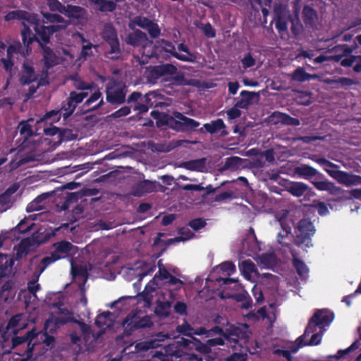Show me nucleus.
<instances>
[{"instance_id": "nucleus-47", "label": "nucleus", "mask_w": 361, "mask_h": 361, "mask_svg": "<svg viewBox=\"0 0 361 361\" xmlns=\"http://www.w3.org/2000/svg\"><path fill=\"white\" fill-rule=\"evenodd\" d=\"M162 97L161 94L158 90L149 91L144 96L145 102L149 105L150 107L154 105V103Z\"/></svg>"}, {"instance_id": "nucleus-44", "label": "nucleus", "mask_w": 361, "mask_h": 361, "mask_svg": "<svg viewBox=\"0 0 361 361\" xmlns=\"http://www.w3.org/2000/svg\"><path fill=\"white\" fill-rule=\"evenodd\" d=\"M178 50L180 51H183L184 53H185L186 54H180L181 56L185 57L186 59H188V60H180L181 61H184V62H191V63H194L196 61V56L192 54V52H190L188 47L187 45H185L184 43H180L178 45Z\"/></svg>"}, {"instance_id": "nucleus-9", "label": "nucleus", "mask_w": 361, "mask_h": 361, "mask_svg": "<svg viewBox=\"0 0 361 361\" xmlns=\"http://www.w3.org/2000/svg\"><path fill=\"white\" fill-rule=\"evenodd\" d=\"M178 344L183 347L185 350H195L197 352L207 355L206 360L209 361L211 358L210 356L207 355L212 352L210 347L207 345V341L202 343L201 341L194 336H191V339H187L181 337L180 340L177 341Z\"/></svg>"}, {"instance_id": "nucleus-3", "label": "nucleus", "mask_w": 361, "mask_h": 361, "mask_svg": "<svg viewBox=\"0 0 361 361\" xmlns=\"http://www.w3.org/2000/svg\"><path fill=\"white\" fill-rule=\"evenodd\" d=\"M127 92L126 85L121 80L111 78L106 84V101L113 106H118L125 103Z\"/></svg>"}, {"instance_id": "nucleus-37", "label": "nucleus", "mask_w": 361, "mask_h": 361, "mask_svg": "<svg viewBox=\"0 0 361 361\" xmlns=\"http://www.w3.org/2000/svg\"><path fill=\"white\" fill-rule=\"evenodd\" d=\"M318 326V325L316 324L314 321H313V319L311 318L310 321L309 322L308 326L306 328V330L305 331V334L299 337L295 343H296L297 348H295V352L297 350L298 348H300L302 346V342L304 341L305 338L308 336L310 334H312L316 331V328Z\"/></svg>"}, {"instance_id": "nucleus-12", "label": "nucleus", "mask_w": 361, "mask_h": 361, "mask_svg": "<svg viewBox=\"0 0 361 361\" xmlns=\"http://www.w3.org/2000/svg\"><path fill=\"white\" fill-rule=\"evenodd\" d=\"M125 42L127 44L134 47L146 48L153 44V41L149 39L147 34L138 29L128 33L126 37Z\"/></svg>"}, {"instance_id": "nucleus-22", "label": "nucleus", "mask_w": 361, "mask_h": 361, "mask_svg": "<svg viewBox=\"0 0 361 361\" xmlns=\"http://www.w3.org/2000/svg\"><path fill=\"white\" fill-rule=\"evenodd\" d=\"M257 263L261 267L272 269L276 267L278 259L276 255L273 252H264L259 256Z\"/></svg>"}, {"instance_id": "nucleus-64", "label": "nucleus", "mask_w": 361, "mask_h": 361, "mask_svg": "<svg viewBox=\"0 0 361 361\" xmlns=\"http://www.w3.org/2000/svg\"><path fill=\"white\" fill-rule=\"evenodd\" d=\"M241 63L245 69L251 68L255 65V59L252 57V54L249 52L247 53L241 59Z\"/></svg>"}, {"instance_id": "nucleus-19", "label": "nucleus", "mask_w": 361, "mask_h": 361, "mask_svg": "<svg viewBox=\"0 0 361 361\" xmlns=\"http://www.w3.org/2000/svg\"><path fill=\"white\" fill-rule=\"evenodd\" d=\"M35 32V42L38 43L39 47L41 45L46 46L50 42L51 35L49 28L46 25L36 24L34 27Z\"/></svg>"}, {"instance_id": "nucleus-38", "label": "nucleus", "mask_w": 361, "mask_h": 361, "mask_svg": "<svg viewBox=\"0 0 361 361\" xmlns=\"http://www.w3.org/2000/svg\"><path fill=\"white\" fill-rule=\"evenodd\" d=\"M177 68L173 64L166 63L155 66L154 72L160 75H173L177 72Z\"/></svg>"}, {"instance_id": "nucleus-34", "label": "nucleus", "mask_w": 361, "mask_h": 361, "mask_svg": "<svg viewBox=\"0 0 361 361\" xmlns=\"http://www.w3.org/2000/svg\"><path fill=\"white\" fill-rule=\"evenodd\" d=\"M73 318H66L63 317H56L53 318H49L50 326H49V333L53 334L56 332V329L61 325H64L69 322H73Z\"/></svg>"}, {"instance_id": "nucleus-24", "label": "nucleus", "mask_w": 361, "mask_h": 361, "mask_svg": "<svg viewBox=\"0 0 361 361\" xmlns=\"http://www.w3.org/2000/svg\"><path fill=\"white\" fill-rule=\"evenodd\" d=\"M207 159L203 157L187 161L182 163V166L187 170L203 172L206 169Z\"/></svg>"}, {"instance_id": "nucleus-41", "label": "nucleus", "mask_w": 361, "mask_h": 361, "mask_svg": "<svg viewBox=\"0 0 361 361\" xmlns=\"http://www.w3.org/2000/svg\"><path fill=\"white\" fill-rule=\"evenodd\" d=\"M295 173L305 178H310L315 176L317 173V171L314 168L304 164L300 166L295 167Z\"/></svg>"}, {"instance_id": "nucleus-53", "label": "nucleus", "mask_w": 361, "mask_h": 361, "mask_svg": "<svg viewBox=\"0 0 361 361\" xmlns=\"http://www.w3.org/2000/svg\"><path fill=\"white\" fill-rule=\"evenodd\" d=\"M310 206L315 207L317 209L318 214L321 216L325 215L329 213V207L332 209V207L329 204H326L324 202L314 201V204Z\"/></svg>"}, {"instance_id": "nucleus-30", "label": "nucleus", "mask_w": 361, "mask_h": 361, "mask_svg": "<svg viewBox=\"0 0 361 361\" xmlns=\"http://www.w3.org/2000/svg\"><path fill=\"white\" fill-rule=\"evenodd\" d=\"M59 260V257H55L54 255L51 252L49 256H46L42 259L40 262L36 267V271H35L37 274V277L39 278V276L44 271V270L51 264Z\"/></svg>"}, {"instance_id": "nucleus-59", "label": "nucleus", "mask_w": 361, "mask_h": 361, "mask_svg": "<svg viewBox=\"0 0 361 361\" xmlns=\"http://www.w3.org/2000/svg\"><path fill=\"white\" fill-rule=\"evenodd\" d=\"M111 315V313L109 311L104 312L98 314L95 319V324L99 328L104 326L106 324L107 319Z\"/></svg>"}, {"instance_id": "nucleus-26", "label": "nucleus", "mask_w": 361, "mask_h": 361, "mask_svg": "<svg viewBox=\"0 0 361 361\" xmlns=\"http://www.w3.org/2000/svg\"><path fill=\"white\" fill-rule=\"evenodd\" d=\"M22 25L23 27L21 31L22 40L23 44L26 47V54H28L29 51L31 50L30 45L35 42V39H34L35 35H32L30 28L25 22L22 23Z\"/></svg>"}, {"instance_id": "nucleus-45", "label": "nucleus", "mask_w": 361, "mask_h": 361, "mask_svg": "<svg viewBox=\"0 0 361 361\" xmlns=\"http://www.w3.org/2000/svg\"><path fill=\"white\" fill-rule=\"evenodd\" d=\"M302 16L304 21L310 25H312L314 23V20L317 17L314 10L308 6L304 7Z\"/></svg>"}, {"instance_id": "nucleus-15", "label": "nucleus", "mask_w": 361, "mask_h": 361, "mask_svg": "<svg viewBox=\"0 0 361 361\" xmlns=\"http://www.w3.org/2000/svg\"><path fill=\"white\" fill-rule=\"evenodd\" d=\"M298 232L296 238H295V244L300 245L303 243L305 240L314 233L315 229L312 223L307 219H302L298 223Z\"/></svg>"}, {"instance_id": "nucleus-58", "label": "nucleus", "mask_w": 361, "mask_h": 361, "mask_svg": "<svg viewBox=\"0 0 361 361\" xmlns=\"http://www.w3.org/2000/svg\"><path fill=\"white\" fill-rule=\"evenodd\" d=\"M199 27L202 30L204 35L207 37L214 38L216 37V30L209 23L202 24Z\"/></svg>"}, {"instance_id": "nucleus-43", "label": "nucleus", "mask_w": 361, "mask_h": 361, "mask_svg": "<svg viewBox=\"0 0 361 361\" xmlns=\"http://www.w3.org/2000/svg\"><path fill=\"white\" fill-rule=\"evenodd\" d=\"M95 5L101 12H112L116 8V2L109 0H99Z\"/></svg>"}, {"instance_id": "nucleus-32", "label": "nucleus", "mask_w": 361, "mask_h": 361, "mask_svg": "<svg viewBox=\"0 0 361 361\" xmlns=\"http://www.w3.org/2000/svg\"><path fill=\"white\" fill-rule=\"evenodd\" d=\"M161 46L162 47L164 51L168 52L171 54L173 57L178 60H188V59H186L185 57L180 55V54L178 53L176 51L175 46L172 44V42L166 40V39H161L159 42Z\"/></svg>"}, {"instance_id": "nucleus-31", "label": "nucleus", "mask_w": 361, "mask_h": 361, "mask_svg": "<svg viewBox=\"0 0 361 361\" xmlns=\"http://www.w3.org/2000/svg\"><path fill=\"white\" fill-rule=\"evenodd\" d=\"M171 307V301L158 300L156 307H155V310H154V313L158 317H167L170 314Z\"/></svg>"}, {"instance_id": "nucleus-28", "label": "nucleus", "mask_w": 361, "mask_h": 361, "mask_svg": "<svg viewBox=\"0 0 361 361\" xmlns=\"http://www.w3.org/2000/svg\"><path fill=\"white\" fill-rule=\"evenodd\" d=\"M13 348L11 333L4 331L1 334L0 338V355L10 353Z\"/></svg>"}, {"instance_id": "nucleus-6", "label": "nucleus", "mask_w": 361, "mask_h": 361, "mask_svg": "<svg viewBox=\"0 0 361 361\" xmlns=\"http://www.w3.org/2000/svg\"><path fill=\"white\" fill-rule=\"evenodd\" d=\"M174 118L170 117L167 121L168 126L177 132L190 133L200 126L199 121L187 117L179 111H174Z\"/></svg>"}, {"instance_id": "nucleus-49", "label": "nucleus", "mask_w": 361, "mask_h": 361, "mask_svg": "<svg viewBox=\"0 0 361 361\" xmlns=\"http://www.w3.org/2000/svg\"><path fill=\"white\" fill-rule=\"evenodd\" d=\"M14 264V261L12 258L8 257L6 255H0V271L1 272L6 271L9 268H11Z\"/></svg>"}, {"instance_id": "nucleus-16", "label": "nucleus", "mask_w": 361, "mask_h": 361, "mask_svg": "<svg viewBox=\"0 0 361 361\" xmlns=\"http://www.w3.org/2000/svg\"><path fill=\"white\" fill-rule=\"evenodd\" d=\"M156 182L144 180L137 182L132 187L131 193L135 197H141L156 191Z\"/></svg>"}, {"instance_id": "nucleus-33", "label": "nucleus", "mask_w": 361, "mask_h": 361, "mask_svg": "<svg viewBox=\"0 0 361 361\" xmlns=\"http://www.w3.org/2000/svg\"><path fill=\"white\" fill-rule=\"evenodd\" d=\"M47 197L48 195L47 194H42L37 196L34 200L27 204L26 208L27 212L42 210L44 208L42 202L47 198Z\"/></svg>"}, {"instance_id": "nucleus-18", "label": "nucleus", "mask_w": 361, "mask_h": 361, "mask_svg": "<svg viewBox=\"0 0 361 361\" xmlns=\"http://www.w3.org/2000/svg\"><path fill=\"white\" fill-rule=\"evenodd\" d=\"M240 99L236 102V106L243 109H247L255 100H259V94L255 92L243 90L240 92Z\"/></svg>"}, {"instance_id": "nucleus-61", "label": "nucleus", "mask_w": 361, "mask_h": 361, "mask_svg": "<svg viewBox=\"0 0 361 361\" xmlns=\"http://www.w3.org/2000/svg\"><path fill=\"white\" fill-rule=\"evenodd\" d=\"M220 269L226 272L228 276L232 275L235 271V266L231 261H226L219 265Z\"/></svg>"}, {"instance_id": "nucleus-13", "label": "nucleus", "mask_w": 361, "mask_h": 361, "mask_svg": "<svg viewBox=\"0 0 361 361\" xmlns=\"http://www.w3.org/2000/svg\"><path fill=\"white\" fill-rule=\"evenodd\" d=\"M326 171L339 183L346 186L361 183V176L348 173L342 171H334L326 169Z\"/></svg>"}, {"instance_id": "nucleus-5", "label": "nucleus", "mask_w": 361, "mask_h": 361, "mask_svg": "<svg viewBox=\"0 0 361 361\" xmlns=\"http://www.w3.org/2000/svg\"><path fill=\"white\" fill-rule=\"evenodd\" d=\"M122 337H128L136 330L151 328L153 326V322L149 315L140 317L137 313H130L122 322Z\"/></svg>"}, {"instance_id": "nucleus-10", "label": "nucleus", "mask_w": 361, "mask_h": 361, "mask_svg": "<svg viewBox=\"0 0 361 361\" xmlns=\"http://www.w3.org/2000/svg\"><path fill=\"white\" fill-rule=\"evenodd\" d=\"M69 18L70 21L75 25H84L88 20V12L82 6L68 4L66 6V11L63 14Z\"/></svg>"}, {"instance_id": "nucleus-4", "label": "nucleus", "mask_w": 361, "mask_h": 361, "mask_svg": "<svg viewBox=\"0 0 361 361\" xmlns=\"http://www.w3.org/2000/svg\"><path fill=\"white\" fill-rule=\"evenodd\" d=\"M101 37L110 46V49L104 53V56L111 60L118 59L121 54V49L115 27L110 23L105 24L101 32Z\"/></svg>"}, {"instance_id": "nucleus-8", "label": "nucleus", "mask_w": 361, "mask_h": 361, "mask_svg": "<svg viewBox=\"0 0 361 361\" xmlns=\"http://www.w3.org/2000/svg\"><path fill=\"white\" fill-rule=\"evenodd\" d=\"M277 242L280 245L279 250L283 257L293 259V234L290 226L283 225L277 235Z\"/></svg>"}, {"instance_id": "nucleus-50", "label": "nucleus", "mask_w": 361, "mask_h": 361, "mask_svg": "<svg viewBox=\"0 0 361 361\" xmlns=\"http://www.w3.org/2000/svg\"><path fill=\"white\" fill-rule=\"evenodd\" d=\"M42 16H43L44 19L46 20L47 23H66L64 18L59 14L45 12V13H42Z\"/></svg>"}, {"instance_id": "nucleus-27", "label": "nucleus", "mask_w": 361, "mask_h": 361, "mask_svg": "<svg viewBox=\"0 0 361 361\" xmlns=\"http://www.w3.org/2000/svg\"><path fill=\"white\" fill-rule=\"evenodd\" d=\"M218 188H214L212 185H208L205 188L203 187L201 184L195 185V184H186L182 186V189L183 190L189 191V190H195V191H202L205 190V192L202 194V197L203 199L207 198V197L211 194L216 192Z\"/></svg>"}, {"instance_id": "nucleus-46", "label": "nucleus", "mask_w": 361, "mask_h": 361, "mask_svg": "<svg viewBox=\"0 0 361 361\" xmlns=\"http://www.w3.org/2000/svg\"><path fill=\"white\" fill-rule=\"evenodd\" d=\"M47 5L49 10L53 12H59L64 14L66 11V6L59 0H47Z\"/></svg>"}, {"instance_id": "nucleus-56", "label": "nucleus", "mask_w": 361, "mask_h": 361, "mask_svg": "<svg viewBox=\"0 0 361 361\" xmlns=\"http://www.w3.org/2000/svg\"><path fill=\"white\" fill-rule=\"evenodd\" d=\"M240 269L242 270L244 274L250 275L251 273H253L255 271V265L250 259L244 260L241 263Z\"/></svg>"}, {"instance_id": "nucleus-39", "label": "nucleus", "mask_w": 361, "mask_h": 361, "mask_svg": "<svg viewBox=\"0 0 361 361\" xmlns=\"http://www.w3.org/2000/svg\"><path fill=\"white\" fill-rule=\"evenodd\" d=\"M76 107L77 104L68 97L61 108V110L63 111L62 114L63 119L66 120L69 118L73 114Z\"/></svg>"}, {"instance_id": "nucleus-62", "label": "nucleus", "mask_w": 361, "mask_h": 361, "mask_svg": "<svg viewBox=\"0 0 361 361\" xmlns=\"http://www.w3.org/2000/svg\"><path fill=\"white\" fill-rule=\"evenodd\" d=\"M87 95L88 93L87 92H76L75 91H72L69 94L71 99L77 105L81 103L83 99L87 97Z\"/></svg>"}, {"instance_id": "nucleus-35", "label": "nucleus", "mask_w": 361, "mask_h": 361, "mask_svg": "<svg viewBox=\"0 0 361 361\" xmlns=\"http://www.w3.org/2000/svg\"><path fill=\"white\" fill-rule=\"evenodd\" d=\"M318 326V325L316 324L314 321H313V319L311 318L310 321L309 322L308 326L306 328V330L305 331V334L299 337L295 343H296L297 348H295V352L297 350L298 348H300L302 346V342L304 341L305 338L308 336L310 334H312L316 331V328Z\"/></svg>"}, {"instance_id": "nucleus-57", "label": "nucleus", "mask_w": 361, "mask_h": 361, "mask_svg": "<svg viewBox=\"0 0 361 361\" xmlns=\"http://www.w3.org/2000/svg\"><path fill=\"white\" fill-rule=\"evenodd\" d=\"M146 30L152 39L157 38L161 34V29L159 28V26L154 21L152 22Z\"/></svg>"}, {"instance_id": "nucleus-14", "label": "nucleus", "mask_w": 361, "mask_h": 361, "mask_svg": "<svg viewBox=\"0 0 361 361\" xmlns=\"http://www.w3.org/2000/svg\"><path fill=\"white\" fill-rule=\"evenodd\" d=\"M40 49H42V61L43 62L42 73L47 76L49 70L59 63V59L54 51L47 45H41Z\"/></svg>"}, {"instance_id": "nucleus-55", "label": "nucleus", "mask_w": 361, "mask_h": 361, "mask_svg": "<svg viewBox=\"0 0 361 361\" xmlns=\"http://www.w3.org/2000/svg\"><path fill=\"white\" fill-rule=\"evenodd\" d=\"M193 331H194V329L186 322L181 325L177 326V327H176L177 332H178L179 334H183L184 336H189L190 337L189 339H191V336H192Z\"/></svg>"}, {"instance_id": "nucleus-7", "label": "nucleus", "mask_w": 361, "mask_h": 361, "mask_svg": "<svg viewBox=\"0 0 361 361\" xmlns=\"http://www.w3.org/2000/svg\"><path fill=\"white\" fill-rule=\"evenodd\" d=\"M50 319H47L44 322L43 329L42 331H37V339L35 341H37L39 346L35 349L34 352V356H41L44 355L47 351L51 350L55 345L56 339L54 336L49 334Z\"/></svg>"}, {"instance_id": "nucleus-11", "label": "nucleus", "mask_w": 361, "mask_h": 361, "mask_svg": "<svg viewBox=\"0 0 361 361\" xmlns=\"http://www.w3.org/2000/svg\"><path fill=\"white\" fill-rule=\"evenodd\" d=\"M274 20L276 28L279 32L286 31L288 28V19L291 23L290 30L293 32V18L287 16L286 7L281 4H275L274 8Z\"/></svg>"}, {"instance_id": "nucleus-42", "label": "nucleus", "mask_w": 361, "mask_h": 361, "mask_svg": "<svg viewBox=\"0 0 361 361\" xmlns=\"http://www.w3.org/2000/svg\"><path fill=\"white\" fill-rule=\"evenodd\" d=\"M270 121L274 123L293 124V118L280 112H274L270 117Z\"/></svg>"}, {"instance_id": "nucleus-17", "label": "nucleus", "mask_w": 361, "mask_h": 361, "mask_svg": "<svg viewBox=\"0 0 361 361\" xmlns=\"http://www.w3.org/2000/svg\"><path fill=\"white\" fill-rule=\"evenodd\" d=\"M52 247L54 250L51 253L55 257H59V260L68 257L74 246L71 243L67 240H61L54 243Z\"/></svg>"}, {"instance_id": "nucleus-60", "label": "nucleus", "mask_w": 361, "mask_h": 361, "mask_svg": "<svg viewBox=\"0 0 361 361\" xmlns=\"http://www.w3.org/2000/svg\"><path fill=\"white\" fill-rule=\"evenodd\" d=\"M35 279L30 281L27 283V290L33 296H36V293L40 289V285L37 283L39 278L37 277V274L34 273Z\"/></svg>"}, {"instance_id": "nucleus-54", "label": "nucleus", "mask_w": 361, "mask_h": 361, "mask_svg": "<svg viewBox=\"0 0 361 361\" xmlns=\"http://www.w3.org/2000/svg\"><path fill=\"white\" fill-rule=\"evenodd\" d=\"M295 268L297 270L298 274L300 277L305 279L307 277L308 273V269L306 265L299 259L295 257Z\"/></svg>"}, {"instance_id": "nucleus-2", "label": "nucleus", "mask_w": 361, "mask_h": 361, "mask_svg": "<svg viewBox=\"0 0 361 361\" xmlns=\"http://www.w3.org/2000/svg\"><path fill=\"white\" fill-rule=\"evenodd\" d=\"M12 334H11V338L14 348L20 345L25 346L24 352L20 354L25 357L22 361H27V360L32 358L35 349L39 346L37 341H35V339H37L38 334L36 327H33L31 330L27 331L23 336H17L16 330H13Z\"/></svg>"}, {"instance_id": "nucleus-25", "label": "nucleus", "mask_w": 361, "mask_h": 361, "mask_svg": "<svg viewBox=\"0 0 361 361\" xmlns=\"http://www.w3.org/2000/svg\"><path fill=\"white\" fill-rule=\"evenodd\" d=\"M312 318L318 325L321 332L323 331L324 326L329 325L333 319V317L331 315L326 314L324 310H318Z\"/></svg>"}, {"instance_id": "nucleus-40", "label": "nucleus", "mask_w": 361, "mask_h": 361, "mask_svg": "<svg viewBox=\"0 0 361 361\" xmlns=\"http://www.w3.org/2000/svg\"><path fill=\"white\" fill-rule=\"evenodd\" d=\"M102 92L98 90L97 91H95L94 93H92L90 97L85 101V106H89L90 104H91L92 103L97 101L99 99L101 98V100L99 102L98 104H97L96 105H94L93 107L91 108V111H96L97 109H99V108H101L104 102V100L102 98Z\"/></svg>"}, {"instance_id": "nucleus-29", "label": "nucleus", "mask_w": 361, "mask_h": 361, "mask_svg": "<svg viewBox=\"0 0 361 361\" xmlns=\"http://www.w3.org/2000/svg\"><path fill=\"white\" fill-rule=\"evenodd\" d=\"M30 17L31 16L27 11L23 10H16L7 13L4 16V20L6 22H9L13 20H25L30 22Z\"/></svg>"}, {"instance_id": "nucleus-23", "label": "nucleus", "mask_w": 361, "mask_h": 361, "mask_svg": "<svg viewBox=\"0 0 361 361\" xmlns=\"http://www.w3.org/2000/svg\"><path fill=\"white\" fill-rule=\"evenodd\" d=\"M226 126L221 118H217L212 121L210 123H207L203 125V127L198 130L199 132L203 133V129L211 135L219 133L222 128H226Z\"/></svg>"}, {"instance_id": "nucleus-36", "label": "nucleus", "mask_w": 361, "mask_h": 361, "mask_svg": "<svg viewBox=\"0 0 361 361\" xmlns=\"http://www.w3.org/2000/svg\"><path fill=\"white\" fill-rule=\"evenodd\" d=\"M318 326V325L316 324L314 321H313V319L311 318L310 321L309 322L308 326L306 328V330L305 331V334L299 337L295 343H296L297 348H295V352L297 350L298 348H300L302 346V342L304 341L305 338L308 336L310 334H312L316 331V328Z\"/></svg>"}, {"instance_id": "nucleus-1", "label": "nucleus", "mask_w": 361, "mask_h": 361, "mask_svg": "<svg viewBox=\"0 0 361 361\" xmlns=\"http://www.w3.org/2000/svg\"><path fill=\"white\" fill-rule=\"evenodd\" d=\"M227 326L225 329L219 326H214L209 329L208 336L219 335V337H224L226 340V344L232 348H235L240 341L245 343L248 336L244 329L228 323H227Z\"/></svg>"}, {"instance_id": "nucleus-21", "label": "nucleus", "mask_w": 361, "mask_h": 361, "mask_svg": "<svg viewBox=\"0 0 361 361\" xmlns=\"http://www.w3.org/2000/svg\"><path fill=\"white\" fill-rule=\"evenodd\" d=\"M23 73L19 81L22 85H27L37 80V77L35 75L33 66L27 62H24L22 66Z\"/></svg>"}, {"instance_id": "nucleus-63", "label": "nucleus", "mask_w": 361, "mask_h": 361, "mask_svg": "<svg viewBox=\"0 0 361 361\" xmlns=\"http://www.w3.org/2000/svg\"><path fill=\"white\" fill-rule=\"evenodd\" d=\"M206 225V221L202 218L192 219L188 223V226L196 231L204 228Z\"/></svg>"}, {"instance_id": "nucleus-20", "label": "nucleus", "mask_w": 361, "mask_h": 361, "mask_svg": "<svg viewBox=\"0 0 361 361\" xmlns=\"http://www.w3.org/2000/svg\"><path fill=\"white\" fill-rule=\"evenodd\" d=\"M312 184L319 190L327 191L330 195L334 196H339L345 192L341 188L336 186L334 183L328 180L314 181Z\"/></svg>"}, {"instance_id": "nucleus-51", "label": "nucleus", "mask_w": 361, "mask_h": 361, "mask_svg": "<svg viewBox=\"0 0 361 361\" xmlns=\"http://www.w3.org/2000/svg\"><path fill=\"white\" fill-rule=\"evenodd\" d=\"M44 133L46 135L49 136H54L56 135L57 133H59V137L61 140H64V137H66V134H71V130H63V131H61V130L57 127H52V128H46L44 129Z\"/></svg>"}, {"instance_id": "nucleus-48", "label": "nucleus", "mask_w": 361, "mask_h": 361, "mask_svg": "<svg viewBox=\"0 0 361 361\" xmlns=\"http://www.w3.org/2000/svg\"><path fill=\"white\" fill-rule=\"evenodd\" d=\"M61 110H51L48 112H47L42 118L39 119V121H47L48 120H51V123L52 122H56L59 121L61 116Z\"/></svg>"}, {"instance_id": "nucleus-52", "label": "nucleus", "mask_w": 361, "mask_h": 361, "mask_svg": "<svg viewBox=\"0 0 361 361\" xmlns=\"http://www.w3.org/2000/svg\"><path fill=\"white\" fill-rule=\"evenodd\" d=\"M154 348V341H144L137 343L135 345L136 353L145 352Z\"/></svg>"}]
</instances>
